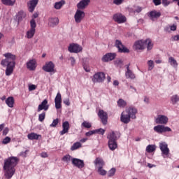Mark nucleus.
Here are the masks:
<instances>
[{
	"instance_id": "nucleus-3",
	"label": "nucleus",
	"mask_w": 179,
	"mask_h": 179,
	"mask_svg": "<svg viewBox=\"0 0 179 179\" xmlns=\"http://www.w3.org/2000/svg\"><path fill=\"white\" fill-rule=\"evenodd\" d=\"M107 138L108 139V145L109 149L113 151L115 150L118 148L117 134L115 131H112L108 134Z\"/></svg>"
},
{
	"instance_id": "nucleus-55",
	"label": "nucleus",
	"mask_w": 179,
	"mask_h": 179,
	"mask_svg": "<svg viewBox=\"0 0 179 179\" xmlns=\"http://www.w3.org/2000/svg\"><path fill=\"white\" fill-rule=\"evenodd\" d=\"M64 104L66 106H71V101H69V98L65 99L64 100Z\"/></svg>"
},
{
	"instance_id": "nucleus-19",
	"label": "nucleus",
	"mask_w": 179,
	"mask_h": 179,
	"mask_svg": "<svg viewBox=\"0 0 179 179\" xmlns=\"http://www.w3.org/2000/svg\"><path fill=\"white\" fill-rule=\"evenodd\" d=\"M50 108V105H48V101L47 99H44L41 104L38 105V112L40 113V111H42V110H44V111H47Z\"/></svg>"
},
{
	"instance_id": "nucleus-49",
	"label": "nucleus",
	"mask_w": 179,
	"mask_h": 179,
	"mask_svg": "<svg viewBox=\"0 0 179 179\" xmlns=\"http://www.w3.org/2000/svg\"><path fill=\"white\" fill-rule=\"evenodd\" d=\"M58 122H59V121L58 120V119H55L52 121V124H50L51 127H54L55 128V127H57L58 125Z\"/></svg>"
},
{
	"instance_id": "nucleus-41",
	"label": "nucleus",
	"mask_w": 179,
	"mask_h": 179,
	"mask_svg": "<svg viewBox=\"0 0 179 179\" xmlns=\"http://www.w3.org/2000/svg\"><path fill=\"white\" fill-rule=\"evenodd\" d=\"M81 127H83V128H92V123L89 122H86L84 121L82 124H81Z\"/></svg>"
},
{
	"instance_id": "nucleus-35",
	"label": "nucleus",
	"mask_w": 179,
	"mask_h": 179,
	"mask_svg": "<svg viewBox=\"0 0 179 179\" xmlns=\"http://www.w3.org/2000/svg\"><path fill=\"white\" fill-rule=\"evenodd\" d=\"M63 5H65V1L62 0L59 2H56L55 3L54 8H55V9H61V8H62Z\"/></svg>"
},
{
	"instance_id": "nucleus-64",
	"label": "nucleus",
	"mask_w": 179,
	"mask_h": 179,
	"mask_svg": "<svg viewBox=\"0 0 179 179\" xmlns=\"http://www.w3.org/2000/svg\"><path fill=\"white\" fill-rule=\"evenodd\" d=\"M87 141V138H84L80 141V142H82V143H85Z\"/></svg>"
},
{
	"instance_id": "nucleus-23",
	"label": "nucleus",
	"mask_w": 179,
	"mask_h": 179,
	"mask_svg": "<svg viewBox=\"0 0 179 179\" xmlns=\"http://www.w3.org/2000/svg\"><path fill=\"white\" fill-rule=\"evenodd\" d=\"M59 23V19L58 17H50L48 19V26L49 27H55V26H58Z\"/></svg>"
},
{
	"instance_id": "nucleus-42",
	"label": "nucleus",
	"mask_w": 179,
	"mask_h": 179,
	"mask_svg": "<svg viewBox=\"0 0 179 179\" xmlns=\"http://www.w3.org/2000/svg\"><path fill=\"white\" fill-rule=\"evenodd\" d=\"M72 159V157L69 155H66L62 157V162H66V163H68L69 162H71Z\"/></svg>"
},
{
	"instance_id": "nucleus-10",
	"label": "nucleus",
	"mask_w": 179,
	"mask_h": 179,
	"mask_svg": "<svg viewBox=\"0 0 179 179\" xmlns=\"http://www.w3.org/2000/svg\"><path fill=\"white\" fill-rule=\"evenodd\" d=\"M85 14L83 11L80 10H77L75 15H74V19L76 23H80L83 19H85Z\"/></svg>"
},
{
	"instance_id": "nucleus-28",
	"label": "nucleus",
	"mask_w": 179,
	"mask_h": 179,
	"mask_svg": "<svg viewBox=\"0 0 179 179\" xmlns=\"http://www.w3.org/2000/svg\"><path fill=\"white\" fill-rule=\"evenodd\" d=\"M94 164H95L96 167H97V169H103V167H104V161L100 157L96 158Z\"/></svg>"
},
{
	"instance_id": "nucleus-8",
	"label": "nucleus",
	"mask_w": 179,
	"mask_h": 179,
	"mask_svg": "<svg viewBox=\"0 0 179 179\" xmlns=\"http://www.w3.org/2000/svg\"><path fill=\"white\" fill-rule=\"evenodd\" d=\"M159 149L162 152V156H166V157H169L170 149L169 148V145H167L166 142L159 143Z\"/></svg>"
},
{
	"instance_id": "nucleus-21",
	"label": "nucleus",
	"mask_w": 179,
	"mask_h": 179,
	"mask_svg": "<svg viewBox=\"0 0 179 179\" xmlns=\"http://www.w3.org/2000/svg\"><path fill=\"white\" fill-rule=\"evenodd\" d=\"M131 64H127L126 66H125V67H126V69H127V71H126V72H125V76H126V78L127 79H135V78H136V76H135V73H134V72H132L131 71V69H129V66H130Z\"/></svg>"
},
{
	"instance_id": "nucleus-60",
	"label": "nucleus",
	"mask_w": 179,
	"mask_h": 179,
	"mask_svg": "<svg viewBox=\"0 0 179 179\" xmlns=\"http://www.w3.org/2000/svg\"><path fill=\"white\" fill-rule=\"evenodd\" d=\"M83 68H84L85 72H90V68H89L86 66H84Z\"/></svg>"
},
{
	"instance_id": "nucleus-59",
	"label": "nucleus",
	"mask_w": 179,
	"mask_h": 179,
	"mask_svg": "<svg viewBox=\"0 0 179 179\" xmlns=\"http://www.w3.org/2000/svg\"><path fill=\"white\" fill-rule=\"evenodd\" d=\"M22 15H23V12H19L17 14L18 20H20L22 19Z\"/></svg>"
},
{
	"instance_id": "nucleus-54",
	"label": "nucleus",
	"mask_w": 179,
	"mask_h": 179,
	"mask_svg": "<svg viewBox=\"0 0 179 179\" xmlns=\"http://www.w3.org/2000/svg\"><path fill=\"white\" fill-rule=\"evenodd\" d=\"M36 87L35 85H31L29 86V92H33V90H36Z\"/></svg>"
},
{
	"instance_id": "nucleus-18",
	"label": "nucleus",
	"mask_w": 179,
	"mask_h": 179,
	"mask_svg": "<svg viewBox=\"0 0 179 179\" xmlns=\"http://www.w3.org/2000/svg\"><path fill=\"white\" fill-rule=\"evenodd\" d=\"M116 57H117V54L115 53H106L102 57V61L103 62H110V61H113V59H115Z\"/></svg>"
},
{
	"instance_id": "nucleus-33",
	"label": "nucleus",
	"mask_w": 179,
	"mask_h": 179,
	"mask_svg": "<svg viewBox=\"0 0 179 179\" xmlns=\"http://www.w3.org/2000/svg\"><path fill=\"white\" fill-rule=\"evenodd\" d=\"M2 4L6 6H13L16 0H1Z\"/></svg>"
},
{
	"instance_id": "nucleus-50",
	"label": "nucleus",
	"mask_w": 179,
	"mask_h": 179,
	"mask_svg": "<svg viewBox=\"0 0 179 179\" xmlns=\"http://www.w3.org/2000/svg\"><path fill=\"white\" fill-rule=\"evenodd\" d=\"M124 1L125 0H113V3L115 5L119 6L121 5L124 2Z\"/></svg>"
},
{
	"instance_id": "nucleus-25",
	"label": "nucleus",
	"mask_w": 179,
	"mask_h": 179,
	"mask_svg": "<svg viewBox=\"0 0 179 179\" xmlns=\"http://www.w3.org/2000/svg\"><path fill=\"white\" fill-rule=\"evenodd\" d=\"M62 131H60V135H65V134H68V132H69V122L66 121L64 122H63L62 124Z\"/></svg>"
},
{
	"instance_id": "nucleus-2",
	"label": "nucleus",
	"mask_w": 179,
	"mask_h": 179,
	"mask_svg": "<svg viewBox=\"0 0 179 179\" xmlns=\"http://www.w3.org/2000/svg\"><path fill=\"white\" fill-rule=\"evenodd\" d=\"M6 59H2L1 62V65L2 66H7L6 69V76H10L11 73H13V70L16 65V55L7 52L3 55Z\"/></svg>"
},
{
	"instance_id": "nucleus-56",
	"label": "nucleus",
	"mask_w": 179,
	"mask_h": 179,
	"mask_svg": "<svg viewBox=\"0 0 179 179\" xmlns=\"http://www.w3.org/2000/svg\"><path fill=\"white\" fill-rule=\"evenodd\" d=\"M162 5H164V6H169V5H170V1L168 0H162Z\"/></svg>"
},
{
	"instance_id": "nucleus-44",
	"label": "nucleus",
	"mask_w": 179,
	"mask_h": 179,
	"mask_svg": "<svg viewBox=\"0 0 179 179\" xmlns=\"http://www.w3.org/2000/svg\"><path fill=\"white\" fill-rule=\"evenodd\" d=\"M45 120V112L42 113L41 114H39L38 115V121L41 122H43Z\"/></svg>"
},
{
	"instance_id": "nucleus-5",
	"label": "nucleus",
	"mask_w": 179,
	"mask_h": 179,
	"mask_svg": "<svg viewBox=\"0 0 179 179\" xmlns=\"http://www.w3.org/2000/svg\"><path fill=\"white\" fill-rule=\"evenodd\" d=\"M68 50L71 53L78 54V52H82L83 48L78 43H70Z\"/></svg>"
},
{
	"instance_id": "nucleus-15",
	"label": "nucleus",
	"mask_w": 179,
	"mask_h": 179,
	"mask_svg": "<svg viewBox=\"0 0 179 179\" xmlns=\"http://www.w3.org/2000/svg\"><path fill=\"white\" fill-rule=\"evenodd\" d=\"M71 163L78 169H83L85 167V162L82 159H79L77 158H71Z\"/></svg>"
},
{
	"instance_id": "nucleus-27",
	"label": "nucleus",
	"mask_w": 179,
	"mask_h": 179,
	"mask_svg": "<svg viewBox=\"0 0 179 179\" xmlns=\"http://www.w3.org/2000/svg\"><path fill=\"white\" fill-rule=\"evenodd\" d=\"M89 3H90V0H81L77 4V8L79 10H80V9H85V8H86Z\"/></svg>"
},
{
	"instance_id": "nucleus-16",
	"label": "nucleus",
	"mask_w": 179,
	"mask_h": 179,
	"mask_svg": "<svg viewBox=\"0 0 179 179\" xmlns=\"http://www.w3.org/2000/svg\"><path fill=\"white\" fill-rule=\"evenodd\" d=\"M126 113L132 118V120H135V118H136L138 110L134 106H130L126 109Z\"/></svg>"
},
{
	"instance_id": "nucleus-26",
	"label": "nucleus",
	"mask_w": 179,
	"mask_h": 179,
	"mask_svg": "<svg viewBox=\"0 0 179 179\" xmlns=\"http://www.w3.org/2000/svg\"><path fill=\"white\" fill-rule=\"evenodd\" d=\"M162 16V13L159 12V11H156V10H152L150 12V17L151 19V20H156L157 19H159V17H160Z\"/></svg>"
},
{
	"instance_id": "nucleus-29",
	"label": "nucleus",
	"mask_w": 179,
	"mask_h": 179,
	"mask_svg": "<svg viewBox=\"0 0 179 179\" xmlns=\"http://www.w3.org/2000/svg\"><path fill=\"white\" fill-rule=\"evenodd\" d=\"M27 68L29 69V71H34L36 69V60H29L27 63Z\"/></svg>"
},
{
	"instance_id": "nucleus-40",
	"label": "nucleus",
	"mask_w": 179,
	"mask_h": 179,
	"mask_svg": "<svg viewBox=\"0 0 179 179\" xmlns=\"http://www.w3.org/2000/svg\"><path fill=\"white\" fill-rule=\"evenodd\" d=\"M115 171H117V169L115 168H112L110 169L107 173L108 177H114L115 176Z\"/></svg>"
},
{
	"instance_id": "nucleus-62",
	"label": "nucleus",
	"mask_w": 179,
	"mask_h": 179,
	"mask_svg": "<svg viewBox=\"0 0 179 179\" xmlns=\"http://www.w3.org/2000/svg\"><path fill=\"white\" fill-rule=\"evenodd\" d=\"M174 41H179V35H176L173 36Z\"/></svg>"
},
{
	"instance_id": "nucleus-4",
	"label": "nucleus",
	"mask_w": 179,
	"mask_h": 179,
	"mask_svg": "<svg viewBox=\"0 0 179 179\" xmlns=\"http://www.w3.org/2000/svg\"><path fill=\"white\" fill-rule=\"evenodd\" d=\"M30 26L31 28L27 31L26 37L28 38H33V37H34V34H36V27H37V24H36V20H34V19H32L30 21Z\"/></svg>"
},
{
	"instance_id": "nucleus-20",
	"label": "nucleus",
	"mask_w": 179,
	"mask_h": 179,
	"mask_svg": "<svg viewBox=\"0 0 179 179\" xmlns=\"http://www.w3.org/2000/svg\"><path fill=\"white\" fill-rule=\"evenodd\" d=\"M55 108L57 110H59L62 107L61 103H62V96H61V93L58 92L55 99Z\"/></svg>"
},
{
	"instance_id": "nucleus-63",
	"label": "nucleus",
	"mask_w": 179,
	"mask_h": 179,
	"mask_svg": "<svg viewBox=\"0 0 179 179\" xmlns=\"http://www.w3.org/2000/svg\"><path fill=\"white\" fill-rule=\"evenodd\" d=\"M113 85L114 86H118V85H120V83L118 82V80H115L113 81Z\"/></svg>"
},
{
	"instance_id": "nucleus-6",
	"label": "nucleus",
	"mask_w": 179,
	"mask_h": 179,
	"mask_svg": "<svg viewBox=\"0 0 179 179\" xmlns=\"http://www.w3.org/2000/svg\"><path fill=\"white\" fill-rule=\"evenodd\" d=\"M106 79V74L103 72H97L92 76V82L94 83H101Z\"/></svg>"
},
{
	"instance_id": "nucleus-31",
	"label": "nucleus",
	"mask_w": 179,
	"mask_h": 179,
	"mask_svg": "<svg viewBox=\"0 0 179 179\" xmlns=\"http://www.w3.org/2000/svg\"><path fill=\"white\" fill-rule=\"evenodd\" d=\"M27 138L29 139V141H37L38 140V138H41V135L37 134L36 133H30L27 135Z\"/></svg>"
},
{
	"instance_id": "nucleus-61",
	"label": "nucleus",
	"mask_w": 179,
	"mask_h": 179,
	"mask_svg": "<svg viewBox=\"0 0 179 179\" xmlns=\"http://www.w3.org/2000/svg\"><path fill=\"white\" fill-rule=\"evenodd\" d=\"M8 132H9V129H5L3 131V135H8Z\"/></svg>"
},
{
	"instance_id": "nucleus-43",
	"label": "nucleus",
	"mask_w": 179,
	"mask_h": 179,
	"mask_svg": "<svg viewBox=\"0 0 179 179\" xmlns=\"http://www.w3.org/2000/svg\"><path fill=\"white\" fill-rule=\"evenodd\" d=\"M148 71H152V69L155 68V63L153 62L152 60H149L148 62Z\"/></svg>"
},
{
	"instance_id": "nucleus-17",
	"label": "nucleus",
	"mask_w": 179,
	"mask_h": 179,
	"mask_svg": "<svg viewBox=\"0 0 179 179\" xmlns=\"http://www.w3.org/2000/svg\"><path fill=\"white\" fill-rule=\"evenodd\" d=\"M38 3V0H31L27 3V7L29 12L33 13L34 12V9H36V6Z\"/></svg>"
},
{
	"instance_id": "nucleus-12",
	"label": "nucleus",
	"mask_w": 179,
	"mask_h": 179,
	"mask_svg": "<svg viewBox=\"0 0 179 179\" xmlns=\"http://www.w3.org/2000/svg\"><path fill=\"white\" fill-rule=\"evenodd\" d=\"M115 47L117 48L119 52H129V49L127 48L124 45H122V42L120 40L115 41Z\"/></svg>"
},
{
	"instance_id": "nucleus-13",
	"label": "nucleus",
	"mask_w": 179,
	"mask_h": 179,
	"mask_svg": "<svg viewBox=\"0 0 179 179\" xmlns=\"http://www.w3.org/2000/svg\"><path fill=\"white\" fill-rule=\"evenodd\" d=\"M55 64L52 62H46L42 68L45 72H55Z\"/></svg>"
},
{
	"instance_id": "nucleus-14",
	"label": "nucleus",
	"mask_w": 179,
	"mask_h": 179,
	"mask_svg": "<svg viewBox=\"0 0 179 179\" xmlns=\"http://www.w3.org/2000/svg\"><path fill=\"white\" fill-rule=\"evenodd\" d=\"M156 124H161L162 125H166L169 122V117L166 115H159L155 119Z\"/></svg>"
},
{
	"instance_id": "nucleus-46",
	"label": "nucleus",
	"mask_w": 179,
	"mask_h": 179,
	"mask_svg": "<svg viewBox=\"0 0 179 179\" xmlns=\"http://www.w3.org/2000/svg\"><path fill=\"white\" fill-rule=\"evenodd\" d=\"M105 132H106V130H104L102 128L95 129V134H100L101 135H104Z\"/></svg>"
},
{
	"instance_id": "nucleus-39",
	"label": "nucleus",
	"mask_w": 179,
	"mask_h": 179,
	"mask_svg": "<svg viewBox=\"0 0 179 179\" xmlns=\"http://www.w3.org/2000/svg\"><path fill=\"white\" fill-rule=\"evenodd\" d=\"M171 101L172 104H176V103H178V101H179V96L177 94L173 95L171 97Z\"/></svg>"
},
{
	"instance_id": "nucleus-58",
	"label": "nucleus",
	"mask_w": 179,
	"mask_h": 179,
	"mask_svg": "<svg viewBox=\"0 0 179 179\" xmlns=\"http://www.w3.org/2000/svg\"><path fill=\"white\" fill-rule=\"evenodd\" d=\"M170 29L172 31H176V30H177V25L173 24L171 26Z\"/></svg>"
},
{
	"instance_id": "nucleus-30",
	"label": "nucleus",
	"mask_w": 179,
	"mask_h": 179,
	"mask_svg": "<svg viewBox=\"0 0 179 179\" xmlns=\"http://www.w3.org/2000/svg\"><path fill=\"white\" fill-rule=\"evenodd\" d=\"M145 47H147L148 51H150L153 48V43H152V39L147 38L144 41Z\"/></svg>"
},
{
	"instance_id": "nucleus-53",
	"label": "nucleus",
	"mask_w": 179,
	"mask_h": 179,
	"mask_svg": "<svg viewBox=\"0 0 179 179\" xmlns=\"http://www.w3.org/2000/svg\"><path fill=\"white\" fill-rule=\"evenodd\" d=\"M96 134L95 130L90 131L85 134V136H92V135H94Z\"/></svg>"
},
{
	"instance_id": "nucleus-45",
	"label": "nucleus",
	"mask_w": 179,
	"mask_h": 179,
	"mask_svg": "<svg viewBox=\"0 0 179 179\" xmlns=\"http://www.w3.org/2000/svg\"><path fill=\"white\" fill-rule=\"evenodd\" d=\"M98 173L100 174V176H106L107 174V171L103 169V168H99Z\"/></svg>"
},
{
	"instance_id": "nucleus-52",
	"label": "nucleus",
	"mask_w": 179,
	"mask_h": 179,
	"mask_svg": "<svg viewBox=\"0 0 179 179\" xmlns=\"http://www.w3.org/2000/svg\"><path fill=\"white\" fill-rule=\"evenodd\" d=\"M153 3L155 6H159V5H162V0H152Z\"/></svg>"
},
{
	"instance_id": "nucleus-51",
	"label": "nucleus",
	"mask_w": 179,
	"mask_h": 179,
	"mask_svg": "<svg viewBox=\"0 0 179 179\" xmlns=\"http://www.w3.org/2000/svg\"><path fill=\"white\" fill-rule=\"evenodd\" d=\"M140 12H142V7L137 6L134 10V13H140Z\"/></svg>"
},
{
	"instance_id": "nucleus-57",
	"label": "nucleus",
	"mask_w": 179,
	"mask_h": 179,
	"mask_svg": "<svg viewBox=\"0 0 179 179\" xmlns=\"http://www.w3.org/2000/svg\"><path fill=\"white\" fill-rule=\"evenodd\" d=\"M41 156L43 158L45 159V158L48 157V154L47 152H42V153L41 154Z\"/></svg>"
},
{
	"instance_id": "nucleus-11",
	"label": "nucleus",
	"mask_w": 179,
	"mask_h": 179,
	"mask_svg": "<svg viewBox=\"0 0 179 179\" xmlns=\"http://www.w3.org/2000/svg\"><path fill=\"white\" fill-rule=\"evenodd\" d=\"M113 19L116 23H125L127 22V17L121 13L113 15Z\"/></svg>"
},
{
	"instance_id": "nucleus-36",
	"label": "nucleus",
	"mask_w": 179,
	"mask_h": 179,
	"mask_svg": "<svg viewBox=\"0 0 179 179\" xmlns=\"http://www.w3.org/2000/svg\"><path fill=\"white\" fill-rule=\"evenodd\" d=\"M156 150V146L154 145H148L146 147V152L148 153H152V152H155Z\"/></svg>"
},
{
	"instance_id": "nucleus-34",
	"label": "nucleus",
	"mask_w": 179,
	"mask_h": 179,
	"mask_svg": "<svg viewBox=\"0 0 179 179\" xmlns=\"http://www.w3.org/2000/svg\"><path fill=\"white\" fill-rule=\"evenodd\" d=\"M117 104L120 108H125V107H127V101L122 99H120L117 101Z\"/></svg>"
},
{
	"instance_id": "nucleus-22",
	"label": "nucleus",
	"mask_w": 179,
	"mask_h": 179,
	"mask_svg": "<svg viewBox=\"0 0 179 179\" xmlns=\"http://www.w3.org/2000/svg\"><path fill=\"white\" fill-rule=\"evenodd\" d=\"M134 50H145V40H140L135 42Z\"/></svg>"
},
{
	"instance_id": "nucleus-37",
	"label": "nucleus",
	"mask_w": 179,
	"mask_h": 179,
	"mask_svg": "<svg viewBox=\"0 0 179 179\" xmlns=\"http://www.w3.org/2000/svg\"><path fill=\"white\" fill-rule=\"evenodd\" d=\"M80 148H82V143H80V142H76L71 147V150H76Z\"/></svg>"
},
{
	"instance_id": "nucleus-32",
	"label": "nucleus",
	"mask_w": 179,
	"mask_h": 179,
	"mask_svg": "<svg viewBox=\"0 0 179 179\" xmlns=\"http://www.w3.org/2000/svg\"><path fill=\"white\" fill-rule=\"evenodd\" d=\"M6 104H7L10 108H13V104H15V99L13 96H9L6 99Z\"/></svg>"
},
{
	"instance_id": "nucleus-38",
	"label": "nucleus",
	"mask_w": 179,
	"mask_h": 179,
	"mask_svg": "<svg viewBox=\"0 0 179 179\" xmlns=\"http://www.w3.org/2000/svg\"><path fill=\"white\" fill-rule=\"evenodd\" d=\"M169 62L171 64V65H173L176 67L178 66V63H177V60L173 57H170L169 58Z\"/></svg>"
},
{
	"instance_id": "nucleus-1",
	"label": "nucleus",
	"mask_w": 179,
	"mask_h": 179,
	"mask_svg": "<svg viewBox=\"0 0 179 179\" xmlns=\"http://www.w3.org/2000/svg\"><path fill=\"white\" fill-rule=\"evenodd\" d=\"M17 163H19V158L17 157H9L4 159L3 169L6 178L10 179L13 177L16 171L15 167L17 166Z\"/></svg>"
},
{
	"instance_id": "nucleus-9",
	"label": "nucleus",
	"mask_w": 179,
	"mask_h": 179,
	"mask_svg": "<svg viewBox=\"0 0 179 179\" xmlns=\"http://www.w3.org/2000/svg\"><path fill=\"white\" fill-rule=\"evenodd\" d=\"M98 117L100 118L103 125H107L108 115L103 110H99Z\"/></svg>"
},
{
	"instance_id": "nucleus-24",
	"label": "nucleus",
	"mask_w": 179,
	"mask_h": 179,
	"mask_svg": "<svg viewBox=\"0 0 179 179\" xmlns=\"http://www.w3.org/2000/svg\"><path fill=\"white\" fill-rule=\"evenodd\" d=\"M131 117L129 115L125 114L124 112H122L120 117V121L123 122V124H129L131 122Z\"/></svg>"
},
{
	"instance_id": "nucleus-47",
	"label": "nucleus",
	"mask_w": 179,
	"mask_h": 179,
	"mask_svg": "<svg viewBox=\"0 0 179 179\" xmlns=\"http://www.w3.org/2000/svg\"><path fill=\"white\" fill-rule=\"evenodd\" d=\"M69 60L71 62V66H75V64H76V59L73 57H70Z\"/></svg>"
},
{
	"instance_id": "nucleus-7",
	"label": "nucleus",
	"mask_w": 179,
	"mask_h": 179,
	"mask_svg": "<svg viewBox=\"0 0 179 179\" xmlns=\"http://www.w3.org/2000/svg\"><path fill=\"white\" fill-rule=\"evenodd\" d=\"M154 131L157 132V134H163L164 132H171V128L159 124L154 127Z\"/></svg>"
},
{
	"instance_id": "nucleus-48",
	"label": "nucleus",
	"mask_w": 179,
	"mask_h": 179,
	"mask_svg": "<svg viewBox=\"0 0 179 179\" xmlns=\"http://www.w3.org/2000/svg\"><path fill=\"white\" fill-rule=\"evenodd\" d=\"M10 142V138L9 136H6L5 138H3L2 143L3 145H8Z\"/></svg>"
}]
</instances>
